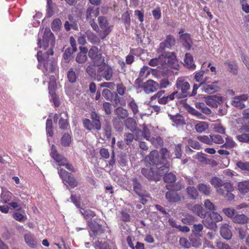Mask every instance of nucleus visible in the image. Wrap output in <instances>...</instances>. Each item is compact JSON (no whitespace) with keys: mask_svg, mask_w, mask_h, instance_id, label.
<instances>
[{"mask_svg":"<svg viewBox=\"0 0 249 249\" xmlns=\"http://www.w3.org/2000/svg\"><path fill=\"white\" fill-rule=\"evenodd\" d=\"M205 102L208 106L216 108L222 103V97L216 95H209L205 97Z\"/></svg>","mask_w":249,"mask_h":249,"instance_id":"dca6fc26","label":"nucleus"},{"mask_svg":"<svg viewBox=\"0 0 249 249\" xmlns=\"http://www.w3.org/2000/svg\"><path fill=\"white\" fill-rule=\"evenodd\" d=\"M161 56L165 58V61L167 64L172 68H175V65L177 63L176 56L174 53H167L161 54Z\"/></svg>","mask_w":249,"mask_h":249,"instance_id":"aec40b11","label":"nucleus"},{"mask_svg":"<svg viewBox=\"0 0 249 249\" xmlns=\"http://www.w3.org/2000/svg\"><path fill=\"white\" fill-rule=\"evenodd\" d=\"M221 235L226 240H230L232 236V233L229 229V225L227 224L222 225L220 231Z\"/></svg>","mask_w":249,"mask_h":249,"instance_id":"393cba45","label":"nucleus"},{"mask_svg":"<svg viewBox=\"0 0 249 249\" xmlns=\"http://www.w3.org/2000/svg\"><path fill=\"white\" fill-rule=\"evenodd\" d=\"M239 123H241L243 125L239 129V131H244L246 132H249V126L247 124H249V108L244 109L242 112V118H239Z\"/></svg>","mask_w":249,"mask_h":249,"instance_id":"4468645a","label":"nucleus"},{"mask_svg":"<svg viewBox=\"0 0 249 249\" xmlns=\"http://www.w3.org/2000/svg\"><path fill=\"white\" fill-rule=\"evenodd\" d=\"M184 66L188 68L195 70L196 66L194 63L192 55L190 53H186L184 58Z\"/></svg>","mask_w":249,"mask_h":249,"instance_id":"5701e85b","label":"nucleus"},{"mask_svg":"<svg viewBox=\"0 0 249 249\" xmlns=\"http://www.w3.org/2000/svg\"><path fill=\"white\" fill-rule=\"evenodd\" d=\"M103 108L106 115H110L112 111V105L108 102H105L103 104Z\"/></svg>","mask_w":249,"mask_h":249,"instance_id":"69168bd1","label":"nucleus"},{"mask_svg":"<svg viewBox=\"0 0 249 249\" xmlns=\"http://www.w3.org/2000/svg\"><path fill=\"white\" fill-rule=\"evenodd\" d=\"M186 192L188 197L191 200H196L199 196L198 191L194 186H188Z\"/></svg>","mask_w":249,"mask_h":249,"instance_id":"b1692460","label":"nucleus"},{"mask_svg":"<svg viewBox=\"0 0 249 249\" xmlns=\"http://www.w3.org/2000/svg\"><path fill=\"white\" fill-rule=\"evenodd\" d=\"M248 97L249 96L247 94H243L240 96H235L232 101V105L235 107L242 109L245 107L243 101L247 100Z\"/></svg>","mask_w":249,"mask_h":249,"instance_id":"6ab92c4d","label":"nucleus"},{"mask_svg":"<svg viewBox=\"0 0 249 249\" xmlns=\"http://www.w3.org/2000/svg\"><path fill=\"white\" fill-rule=\"evenodd\" d=\"M159 85L153 80H147L143 85V90L146 93L155 92L159 89Z\"/></svg>","mask_w":249,"mask_h":249,"instance_id":"f3484780","label":"nucleus"},{"mask_svg":"<svg viewBox=\"0 0 249 249\" xmlns=\"http://www.w3.org/2000/svg\"><path fill=\"white\" fill-rule=\"evenodd\" d=\"M90 119H84L82 120L84 127L89 131H99L101 129L102 125L100 122V116L95 111H91Z\"/></svg>","mask_w":249,"mask_h":249,"instance_id":"20e7f679","label":"nucleus"},{"mask_svg":"<svg viewBox=\"0 0 249 249\" xmlns=\"http://www.w3.org/2000/svg\"><path fill=\"white\" fill-rule=\"evenodd\" d=\"M36 57L39 63L37 67L40 69L41 64H43L42 70L45 75L54 71L56 64L54 58H45L43 56L42 52L40 51L37 52Z\"/></svg>","mask_w":249,"mask_h":249,"instance_id":"7ed1b4c3","label":"nucleus"},{"mask_svg":"<svg viewBox=\"0 0 249 249\" xmlns=\"http://www.w3.org/2000/svg\"><path fill=\"white\" fill-rule=\"evenodd\" d=\"M176 44V39L174 36L171 35H168L166 36L165 40L161 42L159 45V49L161 51L165 49H171L175 46Z\"/></svg>","mask_w":249,"mask_h":249,"instance_id":"2eb2a0df","label":"nucleus"},{"mask_svg":"<svg viewBox=\"0 0 249 249\" xmlns=\"http://www.w3.org/2000/svg\"><path fill=\"white\" fill-rule=\"evenodd\" d=\"M80 212L81 214L86 219L89 218H93L95 216V213L94 212L89 209L84 210V209L82 208V209L80 210Z\"/></svg>","mask_w":249,"mask_h":249,"instance_id":"6e6d98bb","label":"nucleus"},{"mask_svg":"<svg viewBox=\"0 0 249 249\" xmlns=\"http://www.w3.org/2000/svg\"><path fill=\"white\" fill-rule=\"evenodd\" d=\"M236 138L240 142L249 143V132L237 135Z\"/></svg>","mask_w":249,"mask_h":249,"instance_id":"4d7b16f0","label":"nucleus"},{"mask_svg":"<svg viewBox=\"0 0 249 249\" xmlns=\"http://www.w3.org/2000/svg\"><path fill=\"white\" fill-rule=\"evenodd\" d=\"M160 154L161 155L160 159L162 160L163 165H165L167 162L166 160L170 155V151L166 148L163 147L160 149Z\"/></svg>","mask_w":249,"mask_h":249,"instance_id":"c03bdc74","label":"nucleus"},{"mask_svg":"<svg viewBox=\"0 0 249 249\" xmlns=\"http://www.w3.org/2000/svg\"><path fill=\"white\" fill-rule=\"evenodd\" d=\"M89 57L91 59L94 57L98 55L99 53V49L96 46H92L88 52Z\"/></svg>","mask_w":249,"mask_h":249,"instance_id":"0e129e2a","label":"nucleus"},{"mask_svg":"<svg viewBox=\"0 0 249 249\" xmlns=\"http://www.w3.org/2000/svg\"><path fill=\"white\" fill-rule=\"evenodd\" d=\"M163 179L165 182L173 185L172 184L175 182L176 177L173 173H169L164 175Z\"/></svg>","mask_w":249,"mask_h":249,"instance_id":"09e8293b","label":"nucleus"},{"mask_svg":"<svg viewBox=\"0 0 249 249\" xmlns=\"http://www.w3.org/2000/svg\"><path fill=\"white\" fill-rule=\"evenodd\" d=\"M88 225L92 231L94 236L101 234L104 232L101 225L95 221H88Z\"/></svg>","mask_w":249,"mask_h":249,"instance_id":"412c9836","label":"nucleus"},{"mask_svg":"<svg viewBox=\"0 0 249 249\" xmlns=\"http://www.w3.org/2000/svg\"><path fill=\"white\" fill-rule=\"evenodd\" d=\"M178 95V91H174L169 95H163V96H162V97H161L160 99L158 100V102L160 104L165 105L169 101L174 100L175 99L176 97H177Z\"/></svg>","mask_w":249,"mask_h":249,"instance_id":"bb28decb","label":"nucleus"},{"mask_svg":"<svg viewBox=\"0 0 249 249\" xmlns=\"http://www.w3.org/2000/svg\"><path fill=\"white\" fill-rule=\"evenodd\" d=\"M148 67L146 66H143L141 68L139 72V78H146L149 74L150 72L148 71Z\"/></svg>","mask_w":249,"mask_h":249,"instance_id":"680f3d73","label":"nucleus"},{"mask_svg":"<svg viewBox=\"0 0 249 249\" xmlns=\"http://www.w3.org/2000/svg\"><path fill=\"white\" fill-rule=\"evenodd\" d=\"M80 52H79L75 58L76 61L79 64L85 63L88 59L87 54L88 52V49L85 47H79Z\"/></svg>","mask_w":249,"mask_h":249,"instance_id":"a211bd4d","label":"nucleus"},{"mask_svg":"<svg viewBox=\"0 0 249 249\" xmlns=\"http://www.w3.org/2000/svg\"><path fill=\"white\" fill-rule=\"evenodd\" d=\"M56 87V85L55 81H51L49 82V93L51 95L52 98L54 100L56 99V95L55 93Z\"/></svg>","mask_w":249,"mask_h":249,"instance_id":"4c0bfd02","label":"nucleus"},{"mask_svg":"<svg viewBox=\"0 0 249 249\" xmlns=\"http://www.w3.org/2000/svg\"><path fill=\"white\" fill-rule=\"evenodd\" d=\"M210 182L216 189V192L220 196H223L229 201L234 198V196L232 193L234 187L230 182H225L219 178L213 177L210 179Z\"/></svg>","mask_w":249,"mask_h":249,"instance_id":"f257e3e1","label":"nucleus"},{"mask_svg":"<svg viewBox=\"0 0 249 249\" xmlns=\"http://www.w3.org/2000/svg\"><path fill=\"white\" fill-rule=\"evenodd\" d=\"M98 79L100 81L103 78L107 81L110 80L113 75L112 68L108 65H103L98 68Z\"/></svg>","mask_w":249,"mask_h":249,"instance_id":"9d476101","label":"nucleus"},{"mask_svg":"<svg viewBox=\"0 0 249 249\" xmlns=\"http://www.w3.org/2000/svg\"><path fill=\"white\" fill-rule=\"evenodd\" d=\"M98 21L102 29L99 33L100 38L104 39L112 32L114 26L110 24L107 18L104 16H99L98 18Z\"/></svg>","mask_w":249,"mask_h":249,"instance_id":"6e6552de","label":"nucleus"},{"mask_svg":"<svg viewBox=\"0 0 249 249\" xmlns=\"http://www.w3.org/2000/svg\"><path fill=\"white\" fill-rule=\"evenodd\" d=\"M86 36L88 40L93 44H96L100 42V39L97 36L90 30H88L86 32Z\"/></svg>","mask_w":249,"mask_h":249,"instance_id":"473e14b6","label":"nucleus"},{"mask_svg":"<svg viewBox=\"0 0 249 249\" xmlns=\"http://www.w3.org/2000/svg\"><path fill=\"white\" fill-rule=\"evenodd\" d=\"M249 217L244 214H238L236 213L235 215L232 217V221L234 223L244 224L248 222Z\"/></svg>","mask_w":249,"mask_h":249,"instance_id":"c85d7f7f","label":"nucleus"},{"mask_svg":"<svg viewBox=\"0 0 249 249\" xmlns=\"http://www.w3.org/2000/svg\"><path fill=\"white\" fill-rule=\"evenodd\" d=\"M237 166L242 170L249 171V162L239 161L236 163Z\"/></svg>","mask_w":249,"mask_h":249,"instance_id":"338daca9","label":"nucleus"},{"mask_svg":"<svg viewBox=\"0 0 249 249\" xmlns=\"http://www.w3.org/2000/svg\"><path fill=\"white\" fill-rule=\"evenodd\" d=\"M170 119L177 126L182 125L185 124L183 117L180 114L171 116Z\"/></svg>","mask_w":249,"mask_h":249,"instance_id":"58836bf2","label":"nucleus"},{"mask_svg":"<svg viewBox=\"0 0 249 249\" xmlns=\"http://www.w3.org/2000/svg\"><path fill=\"white\" fill-rule=\"evenodd\" d=\"M204 73V71H196L194 73V80L195 81L204 84L206 81V80H203Z\"/></svg>","mask_w":249,"mask_h":249,"instance_id":"de8ad7c7","label":"nucleus"},{"mask_svg":"<svg viewBox=\"0 0 249 249\" xmlns=\"http://www.w3.org/2000/svg\"><path fill=\"white\" fill-rule=\"evenodd\" d=\"M184 29L181 28L178 32L179 38L184 48L187 50H190L193 45V42L191 37V35L189 33H184Z\"/></svg>","mask_w":249,"mask_h":249,"instance_id":"f8f14e48","label":"nucleus"},{"mask_svg":"<svg viewBox=\"0 0 249 249\" xmlns=\"http://www.w3.org/2000/svg\"><path fill=\"white\" fill-rule=\"evenodd\" d=\"M50 155L58 163V165L59 166H65L67 162L68 161L66 158L58 153L55 146L53 144L51 147Z\"/></svg>","mask_w":249,"mask_h":249,"instance_id":"ddd939ff","label":"nucleus"},{"mask_svg":"<svg viewBox=\"0 0 249 249\" xmlns=\"http://www.w3.org/2000/svg\"><path fill=\"white\" fill-rule=\"evenodd\" d=\"M193 211L201 218L206 216V212L203 208L200 205H195L192 208Z\"/></svg>","mask_w":249,"mask_h":249,"instance_id":"a19ab883","label":"nucleus"},{"mask_svg":"<svg viewBox=\"0 0 249 249\" xmlns=\"http://www.w3.org/2000/svg\"><path fill=\"white\" fill-rule=\"evenodd\" d=\"M115 112L117 116L122 119L126 118L128 116V111L122 107H117L115 109Z\"/></svg>","mask_w":249,"mask_h":249,"instance_id":"ea45409f","label":"nucleus"},{"mask_svg":"<svg viewBox=\"0 0 249 249\" xmlns=\"http://www.w3.org/2000/svg\"><path fill=\"white\" fill-rule=\"evenodd\" d=\"M53 2L52 0H47V13L49 17H51L53 15L54 12L53 10Z\"/></svg>","mask_w":249,"mask_h":249,"instance_id":"052dcab7","label":"nucleus"},{"mask_svg":"<svg viewBox=\"0 0 249 249\" xmlns=\"http://www.w3.org/2000/svg\"><path fill=\"white\" fill-rule=\"evenodd\" d=\"M37 41V44L40 48H42L46 50L49 46V41L45 36H43L42 40H41V38H39Z\"/></svg>","mask_w":249,"mask_h":249,"instance_id":"bf43d9fd","label":"nucleus"},{"mask_svg":"<svg viewBox=\"0 0 249 249\" xmlns=\"http://www.w3.org/2000/svg\"><path fill=\"white\" fill-rule=\"evenodd\" d=\"M71 141V135L66 133H65L61 139V144L64 147L69 146Z\"/></svg>","mask_w":249,"mask_h":249,"instance_id":"a18cd8bd","label":"nucleus"},{"mask_svg":"<svg viewBox=\"0 0 249 249\" xmlns=\"http://www.w3.org/2000/svg\"><path fill=\"white\" fill-rule=\"evenodd\" d=\"M166 188L169 191L165 194L166 198L170 203H176L180 201L183 196H181L177 191L173 189V185L167 184Z\"/></svg>","mask_w":249,"mask_h":249,"instance_id":"9b49d317","label":"nucleus"},{"mask_svg":"<svg viewBox=\"0 0 249 249\" xmlns=\"http://www.w3.org/2000/svg\"><path fill=\"white\" fill-rule=\"evenodd\" d=\"M63 113L64 114V117H61L60 119L58 124L59 128L63 130H65L69 126L68 114L66 112H63ZM62 114V113H61Z\"/></svg>","mask_w":249,"mask_h":249,"instance_id":"72a5a7b5","label":"nucleus"},{"mask_svg":"<svg viewBox=\"0 0 249 249\" xmlns=\"http://www.w3.org/2000/svg\"><path fill=\"white\" fill-rule=\"evenodd\" d=\"M61 25V21L59 18L54 19L52 23V29L53 31H57Z\"/></svg>","mask_w":249,"mask_h":249,"instance_id":"774afa93","label":"nucleus"},{"mask_svg":"<svg viewBox=\"0 0 249 249\" xmlns=\"http://www.w3.org/2000/svg\"><path fill=\"white\" fill-rule=\"evenodd\" d=\"M128 106L132 110L133 113V117L136 118V116L139 113V107L138 105L133 99L128 103Z\"/></svg>","mask_w":249,"mask_h":249,"instance_id":"49530a36","label":"nucleus"},{"mask_svg":"<svg viewBox=\"0 0 249 249\" xmlns=\"http://www.w3.org/2000/svg\"><path fill=\"white\" fill-rule=\"evenodd\" d=\"M238 189L242 194H245L249 192V181H244L240 182L238 184Z\"/></svg>","mask_w":249,"mask_h":249,"instance_id":"f704fd0d","label":"nucleus"},{"mask_svg":"<svg viewBox=\"0 0 249 249\" xmlns=\"http://www.w3.org/2000/svg\"><path fill=\"white\" fill-rule=\"evenodd\" d=\"M99 12L95 11L93 7H89L86 11V18L87 19H91L92 18H96L98 15Z\"/></svg>","mask_w":249,"mask_h":249,"instance_id":"79ce46f5","label":"nucleus"},{"mask_svg":"<svg viewBox=\"0 0 249 249\" xmlns=\"http://www.w3.org/2000/svg\"><path fill=\"white\" fill-rule=\"evenodd\" d=\"M210 137L211 138L212 144L213 143L222 144L224 142L223 138L219 135H210Z\"/></svg>","mask_w":249,"mask_h":249,"instance_id":"13d9d810","label":"nucleus"},{"mask_svg":"<svg viewBox=\"0 0 249 249\" xmlns=\"http://www.w3.org/2000/svg\"><path fill=\"white\" fill-rule=\"evenodd\" d=\"M14 197L13 194L10 191H2L0 196L1 201L4 204H8Z\"/></svg>","mask_w":249,"mask_h":249,"instance_id":"2f4dec72","label":"nucleus"},{"mask_svg":"<svg viewBox=\"0 0 249 249\" xmlns=\"http://www.w3.org/2000/svg\"><path fill=\"white\" fill-rule=\"evenodd\" d=\"M93 64L96 65L97 67H101L103 65H105V58L103 56L101 53H99L98 55L94 57L91 59Z\"/></svg>","mask_w":249,"mask_h":249,"instance_id":"c9c22d12","label":"nucleus"},{"mask_svg":"<svg viewBox=\"0 0 249 249\" xmlns=\"http://www.w3.org/2000/svg\"><path fill=\"white\" fill-rule=\"evenodd\" d=\"M144 161L145 166L147 167L152 166L159 168L160 166L164 165L162 160L160 159L159 152L156 150L151 151L149 154L145 157Z\"/></svg>","mask_w":249,"mask_h":249,"instance_id":"423d86ee","label":"nucleus"},{"mask_svg":"<svg viewBox=\"0 0 249 249\" xmlns=\"http://www.w3.org/2000/svg\"><path fill=\"white\" fill-rule=\"evenodd\" d=\"M209 217L205 220H203V223L205 227L210 229H215L216 228V222L222 220V217L217 213L213 212L210 213Z\"/></svg>","mask_w":249,"mask_h":249,"instance_id":"1a4fd4ad","label":"nucleus"},{"mask_svg":"<svg viewBox=\"0 0 249 249\" xmlns=\"http://www.w3.org/2000/svg\"><path fill=\"white\" fill-rule=\"evenodd\" d=\"M168 171L169 167L166 165L161 166L159 168L151 166L142 168L141 173L149 180L158 181Z\"/></svg>","mask_w":249,"mask_h":249,"instance_id":"f03ea898","label":"nucleus"},{"mask_svg":"<svg viewBox=\"0 0 249 249\" xmlns=\"http://www.w3.org/2000/svg\"><path fill=\"white\" fill-rule=\"evenodd\" d=\"M149 141H150L156 148H158L159 147L163 145V141L160 136L156 137V138L152 137Z\"/></svg>","mask_w":249,"mask_h":249,"instance_id":"37998d69","label":"nucleus"},{"mask_svg":"<svg viewBox=\"0 0 249 249\" xmlns=\"http://www.w3.org/2000/svg\"><path fill=\"white\" fill-rule=\"evenodd\" d=\"M132 181L133 182V190L134 192L139 196H144V192H145L142 189V186L138 178H133L132 179Z\"/></svg>","mask_w":249,"mask_h":249,"instance_id":"4be33fe9","label":"nucleus"},{"mask_svg":"<svg viewBox=\"0 0 249 249\" xmlns=\"http://www.w3.org/2000/svg\"><path fill=\"white\" fill-rule=\"evenodd\" d=\"M75 51H74L72 49H71V48H67L63 54V57L64 59L65 60L66 62H69L71 60L72 54L75 53Z\"/></svg>","mask_w":249,"mask_h":249,"instance_id":"864d4df0","label":"nucleus"},{"mask_svg":"<svg viewBox=\"0 0 249 249\" xmlns=\"http://www.w3.org/2000/svg\"><path fill=\"white\" fill-rule=\"evenodd\" d=\"M57 169L60 178L67 189H73L78 186V182L73 174L60 167Z\"/></svg>","mask_w":249,"mask_h":249,"instance_id":"39448f33","label":"nucleus"},{"mask_svg":"<svg viewBox=\"0 0 249 249\" xmlns=\"http://www.w3.org/2000/svg\"><path fill=\"white\" fill-rule=\"evenodd\" d=\"M196 131L198 133L204 132L209 127L207 123L204 122H200L195 125Z\"/></svg>","mask_w":249,"mask_h":249,"instance_id":"8fccbe9b","label":"nucleus"},{"mask_svg":"<svg viewBox=\"0 0 249 249\" xmlns=\"http://www.w3.org/2000/svg\"><path fill=\"white\" fill-rule=\"evenodd\" d=\"M176 87L178 90L180 91L181 93V95L178 93V95L176 97L177 98L189 97L190 85L184 77H179L177 78Z\"/></svg>","mask_w":249,"mask_h":249,"instance_id":"0eeeda50","label":"nucleus"},{"mask_svg":"<svg viewBox=\"0 0 249 249\" xmlns=\"http://www.w3.org/2000/svg\"><path fill=\"white\" fill-rule=\"evenodd\" d=\"M198 191L205 196H210L211 193V187L209 184L201 183L197 186Z\"/></svg>","mask_w":249,"mask_h":249,"instance_id":"cd10ccee","label":"nucleus"},{"mask_svg":"<svg viewBox=\"0 0 249 249\" xmlns=\"http://www.w3.org/2000/svg\"><path fill=\"white\" fill-rule=\"evenodd\" d=\"M96 249H111L109 245L106 242H102L97 241L95 243Z\"/></svg>","mask_w":249,"mask_h":249,"instance_id":"e2e57ef3","label":"nucleus"},{"mask_svg":"<svg viewBox=\"0 0 249 249\" xmlns=\"http://www.w3.org/2000/svg\"><path fill=\"white\" fill-rule=\"evenodd\" d=\"M46 129L47 134L50 136L52 137L53 135V127L52 120L51 119H48L46 121Z\"/></svg>","mask_w":249,"mask_h":249,"instance_id":"5fc2aeb1","label":"nucleus"},{"mask_svg":"<svg viewBox=\"0 0 249 249\" xmlns=\"http://www.w3.org/2000/svg\"><path fill=\"white\" fill-rule=\"evenodd\" d=\"M96 65L93 64L89 65L86 69V71L88 74L91 77L98 79V69L96 70Z\"/></svg>","mask_w":249,"mask_h":249,"instance_id":"e433bc0d","label":"nucleus"},{"mask_svg":"<svg viewBox=\"0 0 249 249\" xmlns=\"http://www.w3.org/2000/svg\"><path fill=\"white\" fill-rule=\"evenodd\" d=\"M67 78L68 81L71 83H74L76 82L77 76L75 72L74 71L72 68L70 69L67 72Z\"/></svg>","mask_w":249,"mask_h":249,"instance_id":"3c124183","label":"nucleus"},{"mask_svg":"<svg viewBox=\"0 0 249 249\" xmlns=\"http://www.w3.org/2000/svg\"><path fill=\"white\" fill-rule=\"evenodd\" d=\"M217 82H214L211 84H204L203 86L204 91L209 94H213L218 91L219 88L217 86Z\"/></svg>","mask_w":249,"mask_h":249,"instance_id":"a878e982","label":"nucleus"},{"mask_svg":"<svg viewBox=\"0 0 249 249\" xmlns=\"http://www.w3.org/2000/svg\"><path fill=\"white\" fill-rule=\"evenodd\" d=\"M236 143L231 137H227L226 138L225 143L223 144L221 147H226L227 148H232L236 146Z\"/></svg>","mask_w":249,"mask_h":249,"instance_id":"603ef678","label":"nucleus"},{"mask_svg":"<svg viewBox=\"0 0 249 249\" xmlns=\"http://www.w3.org/2000/svg\"><path fill=\"white\" fill-rule=\"evenodd\" d=\"M228 71L234 75L238 73V65L235 62H225L224 63Z\"/></svg>","mask_w":249,"mask_h":249,"instance_id":"c756f323","label":"nucleus"},{"mask_svg":"<svg viewBox=\"0 0 249 249\" xmlns=\"http://www.w3.org/2000/svg\"><path fill=\"white\" fill-rule=\"evenodd\" d=\"M24 240L26 243L31 248H35L36 246V241L33 235L29 232L24 235Z\"/></svg>","mask_w":249,"mask_h":249,"instance_id":"7c9ffc66","label":"nucleus"}]
</instances>
